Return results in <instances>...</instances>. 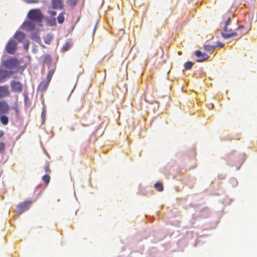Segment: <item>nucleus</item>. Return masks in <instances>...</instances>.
<instances>
[{
	"label": "nucleus",
	"instance_id": "obj_1",
	"mask_svg": "<svg viewBox=\"0 0 257 257\" xmlns=\"http://www.w3.org/2000/svg\"><path fill=\"white\" fill-rule=\"evenodd\" d=\"M243 26L240 25L237 27V28L235 30V31H233L231 28L228 29L227 27V31L226 32L223 31V32L221 33V35L225 39L235 36H238V38H239L245 34L244 32L240 31V29H243Z\"/></svg>",
	"mask_w": 257,
	"mask_h": 257
},
{
	"label": "nucleus",
	"instance_id": "obj_2",
	"mask_svg": "<svg viewBox=\"0 0 257 257\" xmlns=\"http://www.w3.org/2000/svg\"><path fill=\"white\" fill-rule=\"evenodd\" d=\"M43 16L40 9H32L31 10L28 15L27 18L33 21L37 22H41Z\"/></svg>",
	"mask_w": 257,
	"mask_h": 257
},
{
	"label": "nucleus",
	"instance_id": "obj_3",
	"mask_svg": "<svg viewBox=\"0 0 257 257\" xmlns=\"http://www.w3.org/2000/svg\"><path fill=\"white\" fill-rule=\"evenodd\" d=\"M30 203L24 201L18 204L15 209V212L17 215H20L25 211L27 210L29 206Z\"/></svg>",
	"mask_w": 257,
	"mask_h": 257
},
{
	"label": "nucleus",
	"instance_id": "obj_4",
	"mask_svg": "<svg viewBox=\"0 0 257 257\" xmlns=\"http://www.w3.org/2000/svg\"><path fill=\"white\" fill-rule=\"evenodd\" d=\"M17 44L14 40H10L6 46V51L10 54H14L17 48Z\"/></svg>",
	"mask_w": 257,
	"mask_h": 257
},
{
	"label": "nucleus",
	"instance_id": "obj_5",
	"mask_svg": "<svg viewBox=\"0 0 257 257\" xmlns=\"http://www.w3.org/2000/svg\"><path fill=\"white\" fill-rule=\"evenodd\" d=\"M11 89L13 92L20 93L23 91V84L20 82L13 80L10 83Z\"/></svg>",
	"mask_w": 257,
	"mask_h": 257
},
{
	"label": "nucleus",
	"instance_id": "obj_6",
	"mask_svg": "<svg viewBox=\"0 0 257 257\" xmlns=\"http://www.w3.org/2000/svg\"><path fill=\"white\" fill-rule=\"evenodd\" d=\"M3 65L7 68H14L18 65V61L16 59L11 58L5 60L3 62Z\"/></svg>",
	"mask_w": 257,
	"mask_h": 257
},
{
	"label": "nucleus",
	"instance_id": "obj_7",
	"mask_svg": "<svg viewBox=\"0 0 257 257\" xmlns=\"http://www.w3.org/2000/svg\"><path fill=\"white\" fill-rule=\"evenodd\" d=\"M35 28V24L32 21H25L22 25L21 28L24 30L31 31Z\"/></svg>",
	"mask_w": 257,
	"mask_h": 257
},
{
	"label": "nucleus",
	"instance_id": "obj_8",
	"mask_svg": "<svg viewBox=\"0 0 257 257\" xmlns=\"http://www.w3.org/2000/svg\"><path fill=\"white\" fill-rule=\"evenodd\" d=\"M9 109L10 106L6 101H0V115L8 113Z\"/></svg>",
	"mask_w": 257,
	"mask_h": 257
},
{
	"label": "nucleus",
	"instance_id": "obj_9",
	"mask_svg": "<svg viewBox=\"0 0 257 257\" xmlns=\"http://www.w3.org/2000/svg\"><path fill=\"white\" fill-rule=\"evenodd\" d=\"M52 8L57 10H62L64 4L62 0H51Z\"/></svg>",
	"mask_w": 257,
	"mask_h": 257
},
{
	"label": "nucleus",
	"instance_id": "obj_10",
	"mask_svg": "<svg viewBox=\"0 0 257 257\" xmlns=\"http://www.w3.org/2000/svg\"><path fill=\"white\" fill-rule=\"evenodd\" d=\"M84 103V100L82 97L76 99L74 103V107L75 110L77 111H80L83 107Z\"/></svg>",
	"mask_w": 257,
	"mask_h": 257
},
{
	"label": "nucleus",
	"instance_id": "obj_11",
	"mask_svg": "<svg viewBox=\"0 0 257 257\" xmlns=\"http://www.w3.org/2000/svg\"><path fill=\"white\" fill-rule=\"evenodd\" d=\"M195 55L198 58L197 62H202L207 60L209 56L205 53H202L200 51L197 50L196 51Z\"/></svg>",
	"mask_w": 257,
	"mask_h": 257
},
{
	"label": "nucleus",
	"instance_id": "obj_12",
	"mask_svg": "<svg viewBox=\"0 0 257 257\" xmlns=\"http://www.w3.org/2000/svg\"><path fill=\"white\" fill-rule=\"evenodd\" d=\"M10 94L8 87L6 85L0 86V98L5 97Z\"/></svg>",
	"mask_w": 257,
	"mask_h": 257
},
{
	"label": "nucleus",
	"instance_id": "obj_13",
	"mask_svg": "<svg viewBox=\"0 0 257 257\" xmlns=\"http://www.w3.org/2000/svg\"><path fill=\"white\" fill-rule=\"evenodd\" d=\"M14 37L19 42H22L25 38V34L21 31H17L14 36Z\"/></svg>",
	"mask_w": 257,
	"mask_h": 257
},
{
	"label": "nucleus",
	"instance_id": "obj_14",
	"mask_svg": "<svg viewBox=\"0 0 257 257\" xmlns=\"http://www.w3.org/2000/svg\"><path fill=\"white\" fill-rule=\"evenodd\" d=\"M31 39L34 40L35 42L40 44L43 48H45V46L41 44V40L40 36L36 33H33L31 35Z\"/></svg>",
	"mask_w": 257,
	"mask_h": 257
},
{
	"label": "nucleus",
	"instance_id": "obj_15",
	"mask_svg": "<svg viewBox=\"0 0 257 257\" xmlns=\"http://www.w3.org/2000/svg\"><path fill=\"white\" fill-rule=\"evenodd\" d=\"M50 81H48L46 79L45 80L42 81L39 85V89L41 90H45L48 87Z\"/></svg>",
	"mask_w": 257,
	"mask_h": 257
},
{
	"label": "nucleus",
	"instance_id": "obj_16",
	"mask_svg": "<svg viewBox=\"0 0 257 257\" xmlns=\"http://www.w3.org/2000/svg\"><path fill=\"white\" fill-rule=\"evenodd\" d=\"M53 39V36L51 34H47L44 37V41L47 44L49 45Z\"/></svg>",
	"mask_w": 257,
	"mask_h": 257
},
{
	"label": "nucleus",
	"instance_id": "obj_17",
	"mask_svg": "<svg viewBox=\"0 0 257 257\" xmlns=\"http://www.w3.org/2000/svg\"><path fill=\"white\" fill-rule=\"evenodd\" d=\"M216 46L213 45H210L209 44H206L204 45V49L207 52H212Z\"/></svg>",
	"mask_w": 257,
	"mask_h": 257
},
{
	"label": "nucleus",
	"instance_id": "obj_18",
	"mask_svg": "<svg viewBox=\"0 0 257 257\" xmlns=\"http://www.w3.org/2000/svg\"><path fill=\"white\" fill-rule=\"evenodd\" d=\"M47 24L50 26H53L56 25V21L55 18H49L47 19Z\"/></svg>",
	"mask_w": 257,
	"mask_h": 257
},
{
	"label": "nucleus",
	"instance_id": "obj_19",
	"mask_svg": "<svg viewBox=\"0 0 257 257\" xmlns=\"http://www.w3.org/2000/svg\"><path fill=\"white\" fill-rule=\"evenodd\" d=\"M0 120L2 123L4 125H7L9 123V118L6 115H0Z\"/></svg>",
	"mask_w": 257,
	"mask_h": 257
},
{
	"label": "nucleus",
	"instance_id": "obj_20",
	"mask_svg": "<svg viewBox=\"0 0 257 257\" xmlns=\"http://www.w3.org/2000/svg\"><path fill=\"white\" fill-rule=\"evenodd\" d=\"M155 188L158 191L161 192L164 190L163 185L161 182H157L154 185Z\"/></svg>",
	"mask_w": 257,
	"mask_h": 257
},
{
	"label": "nucleus",
	"instance_id": "obj_21",
	"mask_svg": "<svg viewBox=\"0 0 257 257\" xmlns=\"http://www.w3.org/2000/svg\"><path fill=\"white\" fill-rule=\"evenodd\" d=\"M72 46V44L70 42H67L62 47V50L64 51L68 50Z\"/></svg>",
	"mask_w": 257,
	"mask_h": 257
},
{
	"label": "nucleus",
	"instance_id": "obj_22",
	"mask_svg": "<svg viewBox=\"0 0 257 257\" xmlns=\"http://www.w3.org/2000/svg\"><path fill=\"white\" fill-rule=\"evenodd\" d=\"M64 20H65V17H64V13H61L59 14V15L57 17L58 22L59 24H62V23H63L64 22Z\"/></svg>",
	"mask_w": 257,
	"mask_h": 257
},
{
	"label": "nucleus",
	"instance_id": "obj_23",
	"mask_svg": "<svg viewBox=\"0 0 257 257\" xmlns=\"http://www.w3.org/2000/svg\"><path fill=\"white\" fill-rule=\"evenodd\" d=\"M54 72H55L54 69H51L49 71V72L47 74V78H46L47 80L50 82L52 77L54 73Z\"/></svg>",
	"mask_w": 257,
	"mask_h": 257
},
{
	"label": "nucleus",
	"instance_id": "obj_24",
	"mask_svg": "<svg viewBox=\"0 0 257 257\" xmlns=\"http://www.w3.org/2000/svg\"><path fill=\"white\" fill-rule=\"evenodd\" d=\"M42 180L46 185H48L50 180V175L49 174H45L43 176Z\"/></svg>",
	"mask_w": 257,
	"mask_h": 257
},
{
	"label": "nucleus",
	"instance_id": "obj_25",
	"mask_svg": "<svg viewBox=\"0 0 257 257\" xmlns=\"http://www.w3.org/2000/svg\"><path fill=\"white\" fill-rule=\"evenodd\" d=\"M193 65V63L191 61H188L184 63V66L185 69L189 70L190 69Z\"/></svg>",
	"mask_w": 257,
	"mask_h": 257
},
{
	"label": "nucleus",
	"instance_id": "obj_26",
	"mask_svg": "<svg viewBox=\"0 0 257 257\" xmlns=\"http://www.w3.org/2000/svg\"><path fill=\"white\" fill-rule=\"evenodd\" d=\"M7 71L0 70V80H3L7 77Z\"/></svg>",
	"mask_w": 257,
	"mask_h": 257
},
{
	"label": "nucleus",
	"instance_id": "obj_27",
	"mask_svg": "<svg viewBox=\"0 0 257 257\" xmlns=\"http://www.w3.org/2000/svg\"><path fill=\"white\" fill-rule=\"evenodd\" d=\"M45 171L47 173L46 174H49L51 173V171L49 167V165L48 163H46L44 167Z\"/></svg>",
	"mask_w": 257,
	"mask_h": 257
},
{
	"label": "nucleus",
	"instance_id": "obj_28",
	"mask_svg": "<svg viewBox=\"0 0 257 257\" xmlns=\"http://www.w3.org/2000/svg\"><path fill=\"white\" fill-rule=\"evenodd\" d=\"M78 2V0H68V3L71 7H75Z\"/></svg>",
	"mask_w": 257,
	"mask_h": 257
},
{
	"label": "nucleus",
	"instance_id": "obj_29",
	"mask_svg": "<svg viewBox=\"0 0 257 257\" xmlns=\"http://www.w3.org/2000/svg\"><path fill=\"white\" fill-rule=\"evenodd\" d=\"M55 9H49V11H48V13L52 17V18H54V17H55L56 14H57V12L54 10Z\"/></svg>",
	"mask_w": 257,
	"mask_h": 257
},
{
	"label": "nucleus",
	"instance_id": "obj_30",
	"mask_svg": "<svg viewBox=\"0 0 257 257\" xmlns=\"http://www.w3.org/2000/svg\"><path fill=\"white\" fill-rule=\"evenodd\" d=\"M230 18H228L227 20L225 22V25L223 28V31H227V26L230 24Z\"/></svg>",
	"mask_w": 257,
	"mask_h": 257
},
{
	"label": "nucleus",
	"instance_id": "obj_31",
	"mask_svg": "<svg viewBox=\"0 0 257 257\" xmlns=\"http://www.w3.org/2000/svg\"><path fill=\"white\" fill-rule=\"evenodd\" d=\"M6 149V145L4 142H0V153H3Z\"/></svg>",
	"mask_w": 257,
	"mask_h": 257
},
{
	"label": "nucleus",
	"instance_id": "obj_32",
	"mask_svg": "<svg viewBox=\"0 0 257 257\" xmlns=\"http://www.w3.org/2000/svg\"><path fill=\"white\" fill-rule=\"evenodd\" d=\"M44 61L48 62L51 61V57L49 55H46L45 57Z\"/></svg>",
	"mask_w": 257,
	"mask_h": 257
},
{
	"label": "nucleus",
	"instance_id": "obj_33",
	"mask_svg": "<svg viewBox=\"0 0 257 257\" xmlns=\"http://www.w3.org/2000/svg\"><path fill=\"white\" fill-rule=\"evenodd\" d=\"M41 117L42 119L44 120L46 117V112L44 109L42 112Z\"/></svg>",
	"mask_w": 257,
	"mask_h": 257
},
{
	"label": "nucleus",
	"instance_id": "obj_34",
	"mask_svg": "<svg viewBox=\"0 0 257 257\" xmlns=\"http://www.w3.org/2000/svg\"><path fill=\"white\" fill-rule=\"evenodd\" d=\"M224 46V44H223L221 42H217V45L215 46L216 47H218L219 48H222Z\"/></svg>",
	"mask_w": 257,
	"mask_h": 257
},
{
	"label": "nucleus",
	"instance_id": "obj_35",
	"mask_svg": "<svg viewBox=\"0 0 257 257\" xmlns=\"http://www.w3.org/2000/svg\"><path fill=\"white\" fill-rule=\"evenodd\" d=\"M4 135V133L2 131H0V138L3 137Z\"/></svg>",
	"mask_w": 257,
	"mask_h": 257
},
{
	"label": "nucleus",
	"instance_id": "obj_36",
	"mask_svg": "<svg viewBox=\"0 0 257 257\" xmlns=\"http://www.w3.org/2000/svg\"><path fill=\"white\" fill-rule=\"evenodd\" d=\"M16 111L17 112H18V111L17 108H16Z\"/></svg>",
	"mask_w": 257,
	"mask_h": 257
},
{
	"label": "nucleus",
	"instance_id": "obj_37",
	"mask_svg": "<svg viewBox=\"0 0 257 257\" xmlns=\"http://www.w3.org/2000/svg\"><path fill=\"white\" fill-rule=\"evenodd\" d=\"M95 29H96V26L94 27V32L95 31Z\"/></svg>",
	"mask_w": 257,
	"mask_h": 257
}]
</instances>
